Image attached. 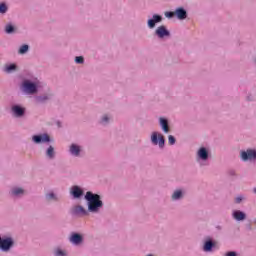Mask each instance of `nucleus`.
Segmentation results:
<instances>
[{
	"label": "nucleus",
	"mask_w": 256,
	"mask_h": 256,
	"mask_svg": "<svg viewBox=\"0 0 256 256\" xmlns=\"http://www.w3.org/2000/svg\"><path fill=\"white\" fill-rule=\"evenodd\" d=\"M175 15H176L175 12H166L165 13V17H168V19L175 17Z\"/></svg>",
	"instance_id": "cd10ccee"
},
{
	"label": "nucleus",
	"mask_w": 256,
	"mask_h": 256,
	"mask_svg": "<svg viewBox=\"0 0 256 256\" xmlns=\"http://www.w3.org/2000/svg\"><path fill=\"white\" fill-rule=\"evenodd\" d=\"M253 193H255V195H256V188H253Z\"/></svg>",
	"instance_id": "f704fd0d"
},
{
	"label": "nucleus",
	"mask_w": 256,
	"mask_h": 256,
	"mask_svg": "<svg viewBox=\"0 0 256 256\" xmlns=\"http://www.w3.org/2000/svg\"><path fill=\"white\" fill-rule=\"evenodd\" d=\"M83 61H84L83 56H77V57L75 58V62L78 63V64L83 63Z\"/></svg>",
	"instance_id": "c85d7f7f"
},
{
	"label": "nucleus",
	"mask_w": 256,
	"mask_h": 256,
	"mask_svg": "<svg viewBox=\"0 0 256 256\" xmlns=\"http://www.w3.org/2000/svg\"><path fill=\"white\" fill-rule=\"evenodd\" d=\"M47 97H38L37 101L41 102V101H47Z\"/></svg>",
	"instance_id": "473e14b6"
},
{
	"label": "nucleus",
	"mask_w": 256,
	"mask_h": 256,
	"mask_svg": "<svg viewBox=\"0 0 256 256\" xmlns=\"http://www.w3.org/2000/svg\"><path fill=\"white\" fill-rule=\"evenodd\" d=\"M181 195H183V193L181 192V190H177L173 193L172 195V199L177 200V199H181Z\"/></svg>",
	"instance_id": "412c9836"
},
{
	"label": "nucleus",
	"mask_w": 256,
	"mask_h": 256,
	"mask_svg": "<svg viewBox=\"0 0 256 256\" xmlns=\"http://www.w3.org/2000/svg\"><path fill=\"white\" fill-rule=\"evenodd\" d=\"M74 214L75 215H89V213L87 212V210H85V208H83L82 206H75L74 207Z\"/></svg>",
	"instance_id": "2eb2a0df"
},
{
	"label": "nucleus",
	"mask_w": 256,
	"mask_h": 256,
	"mask_svg": "<svg viewBox=\"0 0 256 256\" xmlns=\"http://www.w3.org/2000/svg\"><path fill=\"white\" fill-rule=\"evenodd\" d=\"M23 88L26 93H29L30 95L37 93V85L33 82H29L28 80L23 82Z\"/></svg>",
	"instance_id": "7ed1b4c3"
},
{
	"label": "nucleus",
	"mask_w": 256,
	"mask_h": 256,
	"mask_svg": "<svg viewBox=\"0 0 256 256\" xmlns=\"http://www.w3.org/2000/svg\"><path fill=\"white\" fill-rule=\"evenodd\" d=\"M242 161H253L256 159V151L255 150H247L241 152Z\"/></svg>",
	"instance_id": "20e7f679"
},
{
	"label": "nucleus",
	"mask_w": 256,
	"mask_h": 256,
	"mask_svg": "<svg viewBox=\"0 0 256 256\" xmlns=\"http://www.w3.org/2000/svg\"><path fill=\"white\" fill-rule=\"evenodd\" d=\"M226 256H237V253L235 252H228Z\"/></svg>",
	"instance_id": "72a5a7b5"
},
{
	"label": "nucleus",
	"mask_w": 256,
	"mask_h": 256,
	"mask_svg": "<svg viewBox=\"0 0 256 256\" xmlns=\"http://www.w3.org/2000/svg\"><path fill=\"white\" fill-rule=\"evenodd\" d=\"M233 217H234V219H236V221H244L246 215L244 212L234 211Z\"/></svg>",
	"instance_id": "f3484780"
},
{
	"label": "nucleus",
	"mask_w": 256,
	"mask_h": 256,
	"mask_svg": "<svg viewBox=\"0 0 256 256\" xmlns=\"http://www.w3.org/2000/svg\"><path fill=\"white\" fill-rule=\"evenodd\" d=\"M32 139H33L34 143H49V141H50L49 135H47V134L36 135V136H33Z\"/></svg>",
	"instance_id": "0eeeda50"
},
{
	"label": "nucleus",
	"mask_w": 256,
	"mask_h": 256,
	"mask_svg": "<svg viewBox=\"0 0 256 256\" xmlns=\"http://www.w3.org/2000/svg\"><path fill=\"white\" fill-rule=\"evenodd\" d=\"M55 255L56 256H65V255H67V253H65V251H63L61 249H58L55 251Z\"/></svg>",
	"instance_id": "bb28decb"
},
{
	"label": "nucleus",
	"mask_w": 256,
	"mask_h": 256,
	"mask_svg": "<svg viewBox=\"0 0 256 256\" xmlns=\"http://www.w3.org/2000/svg\"><path fill=\"white\" fill-rule=\"evenodd\" d=\"M17 69V66L15 64H10L8 66H5L4 71L6 73H11V71H15Z\"/></svg>",
	"instance_id": "aec40b11"
},
{
	"label": "nucleus",
	"mask_w": 256,
	"mask_h": 256,
	"mask_svg": "<svg viewBox=\"0 0 256 256\" xmlns=\"http://www.w3.org/2000/svg\"><path fill=\"white\" fill-rule=\"evenodd\" d=\"M151 141L153 145H159V147H165V137L158 132H153L151 135Z\"/></svg>",
	"instance_id": "f03ea898"
},
{
	"label": "nucleus",
	"mask_w": 256,
	"mask_h": 256,
	"mask_svg": "<svg viewBox=\"0 0 256 256\" xmlns=\"http://www.w3.org/2000/svg\"><path fill=\"white\" fill-rule=\"evenodd\" d=\"M13 31H15V27H13V25H11V24H8V25H6V27H5V32L6 33H13Z\"/></svg>",
	"instance_id": "b1692460"
},
{
	"label": "nucleus",
	"mask_w": 256,
	"mask_h": 256,
	"mask_svg": "<svg viewBox=\"0 0 256 256\" xmlns=\"http://www.w3.org/2000/svg\"><path fill=\"white\" fill-rule=\"evenodd\" d=\"M155 34L157 35V37H159V39H163L164 37H169V35H171L169 30H167L165 26H159L156 29Z\"/></svg>",
	"instance_id": "423d86ee"
},
{
	"label": "nucleus",
	"mask_w": 256,
	"mask_h": 256,
	"mask_svg": "<svg viewBox=\"0 0 256 256\" xmlns=\"http://www.w3.org/2000/svg\"><path fill=\"white\" fill-rule=\"evenodd\" d=\"M12 246L13 240H11V238L1 239L0 237V249H2V251H9Z\"/></svg>",
	"instance_id": "39448f33"
},
{
	"label": "nucleus",
	"mask_w": 256,
	"mask_h": 256,
	"mask_svg": "<svg viewBox=\"0 0 256 256\" xmlns=\"http://www.w3.org/2000/svg\"><path fill=\"white\" fill-rule=\"evenodd\" d=\"M0 13H7V5L5 3L0 4Z\"/></svg>",
	"instance_id": "393cba45"
},
{
	"label": "nucleus",
	"mask_w": 256,
	"mask_h": 256,
	"mask_svg": "<svg viewBox=\"0 0 256 256\" xmlns=\"http://www.w3.org/2000/svg\"><path fill=\"white\" fill-rule=\"evenodd\" d=\"M27 51H29V46L26 45V44L21 46L20 49H19L20 55H23V54L27 53Z\"/></svg>",
	"instance_id": "4be33fe9"
},
{
	"label": "nucleus",
	"mask_w": 256,
	"mask_h": 256,
	"mask_svg": "<svg viewBox=\"0 0 256 256\" xmlns=\"http://www.w3.org/2000/svg\"><path fill=\"white\" fill-rule=\"evenodd\" d=\"M46 155H47V157H49V159H54L55 158V148H53V146H49V148L47 149Z\"/></svg>",
	"instance_id": "6ab92c4d"
},
{
	"label": "nucleus",
	"mask_w": 256,
	"mask_h": 256,
	"mask_svg": "<svg viewBox=\"0 0 256 256\" xmlns=\"http://www.w3.org/2000/svg\"><path fill=\"white\" fill-rule=\"evenodd\" d=\"M161 21H163V17H161V15H153V18L148 20V27L150 29H153L155 27L156 23H161Z\"/></svg>",
	"instance_id": "6e6552de"
},
{
	"label": "nucleus",
	"mask_w": 256,
	"mask_h": 256,
	"mask_svg": "<svg viewBox=\"0 0 256 256\" xmlns=\"http://www.w3.org/2000/svg\"><path fill=\"white\" fill-rule=\"evenodd\" d=\"M255 224H256V218H255Z\"/></svg>",
	"instance_id": "c9c22d12"
},
{
	"label": "nucleus",
	"mask_w": 256,
	"mask_h": 256,
	"mask_svg": "<svg viewBox=\"0 0 256 256\" xmlns=\"http://www.w3.org/2000/svg\"><path fill=\"white\" fill-rule=\"evenodd\" d=\"M175 137L173 135L168 136V143L169 145H175Z\"/></svg>",
	"instance_id": "a878e982"
},
{
	"label": "nucleus",
	"mask_w": 256,
	"mask_h": 256,
	"mask_svg": "<svg viewBox=\"0 0 256 256\" xmlns=\"http://www.w3.org/2000/svg\"><path fill=\"white\" fill-rule=\"evenodd\" d=\"M70 153L71 155H74L75 157H79V153H81V148L77 146L76 144H72L70 146Z\"/></svg>",
	"instance_id": "4468645a"
},
{
	"label": "nucleus",
	"mask_w": 256,
	"mask_h": 256,
	"mask_svg": "<svg viewBox=\"0 0 256 256\" xmlns=\"http://www.w3.org/2000/svg\"><path fill=\"white\" fill-rule=\"evenodd\" d=\"M85 199L88 201V210L91 213H97L101 207H103V201H101V196L98 194H93L92 192H87Z\"/></svg>",
	"instance_id": "f257e3e1"
},
{
	"label": "nucleus",
	"mask_w": 256,
	"mask_h": 256,
	"mask_svg": "<svg viewBox=\"0 0 256 256\" xmlns=\"http://www.w3.org/2000/svg\"><path fill=\"white\" fill-rule=\"evenodd\" d=\"M82 242H83V236H81L80 234L74 233L70 237V243H73V245H79Z\"/></svg>",
	"instance_id": "1a4fd4ad"
},
{
	"label": "nucleus",
	"mask_w": 256,
	"mask_h": 256,
	"mask_svg": "<svg viewBox=\"0 0 256 256\" xmlns=\"http://www.w3.org/2000/svg\"><path fill=\"white\" fill-rule=\"evenodd\" d=\"M160 125L164 133H169V122L165 118H160Z\"/></svg>",
	"instance_id": "dca6fc26"
},
{
	"label": "nucleus",
	"mask_w": 256,
	"mask_h": 256,
	"mask_svg": "<svg viewBox=\"0 0 256 256\" xmlns=\"http://www.w3.org/2000/svg\"><path fill=\"white\" fill-rule=\"evenodd\" d=\"M12 112L14 113V115L16 117H23V115L25 114V109H23L20 106H13L12 107Z\"/></svg>",
	"instance_id": "f8f14e48"
},
{
	"label": "nucleus",
	"mask_w": 256,
	"mask_h": 256,
	"mask_svg": "<svg viewBox=\"0 0 256 256\" xmlns=\"http://www.w3.org/2000/svg\"><path fill=\"white\" fill-rule=\"evenodd\" d=\"M243 201V198L241 196H238L236 199H235V202L236 203H241Z\"/></svg>",
	"instance_id": "2f4dec72"
},
{
	"label": "nucleus",
	"mask_w": 256,
	"mask_h": 256,
	"mask_svg": "<svg viewBox=\"0 0 256 256\" xmlns=\"http://www.w3.org/2000/svg\"><path fill=\"white\" fill-rule=\"evenodd\" d=\"M12 193L14 195H23V193H25V191L23 190V188H14L12 190Z\"/></svg>",
	"instance_id": "5701e85b"
},
{
	"label": "nucleus",
	"mask_w": 256,
	"mask_h": 256,
	"mask_svg": "<svg viewBox=\"0 0 256 256\" xmlns=\"http://www.w3.org/2000/svg\"><path fill=\"white\" fill-rule=\"evenodd\" d=\"M46 197H47L48 200L55 199V194L50 193Z\"/></svg>",
	"instance_id": "7c9ffc66"
},
{
	"label": "nucleus",
	"mask_w": 256,
	"mask_h": 256,
	"mask_svg": "<svg viewBox=\"0 0 256 256\" xmlns=\"http://www.w3.org/2000/svg\"><path fill=\"white\" fill-rule=\"evenodd\" d=\"M197 155L202 161H207V159H209V152H207V149L205 148H200Z\"/></svg>",
	"instance_id": "9b49d317"
},
{
	"label": "nucleus",
	"mask_w": 256,
	"mask_h": 256,
	"mask_svg": "<svg viewBox=\"0 0 256 256\" xmlns=\"http://www.w3.org/2000/svg\"><path fill=\"white\" fill-rule=\"evenodd\" d=\"M71 193H72L73 197H75L76 199H79V197H81V195H83V190H81V188H79V186H73Z\"/></svg>",
	"instance_id": "ddd939ff"
},
{
	"label": "nucleus",
	"mask_w": 256,
	"mask_h": 256,
	"mask_svg": "<svg viewBox=\"0 0 256 256\" xmlns=\"http://www.w3.org/2000/svg\"><path fill=\"white\" fill-rule=\"evenodd\" d=\"M109 117L107 115L103 116L102 123H108Z\"/></svg>",
	"instance_id": "c756f323"
},
{
	"label": "nucleus",
	"mask_w": 256,
	"mask_h": 256,
	"mask_svg": "<svg viewBox=\"0 0 256 256\" xmlns=\"http://www.w3.org/2000/svg\"><path fill=\"white\" fill-rule=\"evenodd\" d=\"M213 247H215V243L211 240H207L205 243H204V251L206 252H209L213 249Z\"/></svg>",
	"instance_id": "a211bd4d"
},
{
	"label": "nucleus",
	"mask_w": 256,
	"mask_h": 256,
	"mask_svg": "<svg viewBox=\"0 0 256 256\" xmlns=\"http://www.w3.org/2000/svg\"><path fill=\"white\" fill-rule=\"evenodd\" d=\"M175 15L180 20L187 19V11H185V9L183 8H177L175 11Z\"/></svg>",
	"instance_id": "9d476101"
}]
</instances>
